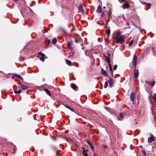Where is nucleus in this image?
I'll return each mask as SVG.
<instances>
[{
	"label": "nucleus",
	"mask_w": 156,
	"mask_h": 156,
	"mask_svg": "<svg viewBox=\"0 0 156 156\" xmlns=\"http://www.w3.org/2000/svg\"><path fill=\"white\" fill-rule=\"evenodd\" d=\"M68 48L71 50H73V47H72L71 45L70 46H68Z\"/></svg>",
	"instance_id": "34"
},
{
	"label": "nucleus",
	"mask_w": 156,
	"mask_h": 156,
	"mask_svg": "<svg viewBox=\"0 0 156 156\" xmlns=\"http://www.w3.org/2000/svg\"><path fill=\"white\" fill-rule=\"evenodd\" d=\"M125 0H119V2H120V3H122V2H123L124 1H125Z\"/></svg>",
	"instance_id": "38"
},
{
	"label": "nucleus",
	"mask_w": 156,
	"mask_h": 156,
	"mask_svg": "<svg viewBox=\"0 0 156 156\" xmlns=\"http://www.w3.org/2000/svg\"><path fill=\"white\" fill-rule=\"evenodd\" d=\"M153 98L155 102H156V94H154V96L153 97Z\"/></svg>",
	"instance_id": "27"
},
{
	"label": "nucleus",
	"mask_w": 156,
	"mask_h": 156,
	"mask_svg": "<svg viewBox=\"0 0 156 156\" xmlns=\"http://www.w3.org/2000/svg\"><path fill=\"white\" fill-rule=\"evenodd\" d=\"M140 2L143 4V5H145V4H147V5H149L150 4H148V3H147L146 2H142V1H140Z\"/></svg>",
	"instance_id": "30"
},
{
	"label": "nucleus",
	"mask_w": 156,
	"mask_h": 156,
	"mask_svg": "<svg viewBox=\"0 0 156 156\" xmlns=\"http://www.w3.org/2000/svg\"><path fill=\"white\" fill-rule=\"evenodd\" d=\"M75 42L76 43H78L79 42L78 40L76 39H75Z\"/></svg>",
	"instance_id": "37"
},
{
	"label": "nucleus",
	"mask_w": 156,
	"mask_h": 156,
	"mask_svg": "<svg viewBox=\"0 0 156 156\" xmlns=\"http://www.w3.org/2000/svg\"><path fill=\"white\" fill-rule=\"evenodd\" d=\"M12 79H14V76H12Z\"/></svg>",
	"instance_id": "46"
},
{
	"label": "nucleus",
	"mask_w": 156,
	"mask_h": 156,
	"mask_svg": "<svg viewBox=\"0 0 156 156\" xmlns=\"http://www.w3.org/2000/svg\"><path fill=\"white\" fill-rule=\"evenodd\" d=\"M18 88L20 89L25 90L27 89L28 87L23 84H21L18 86Z\"/></svg>",
	"instance_id": "4"
},
{
	"label": "nucleus",
	"mask_w": 156,
	"mask_h": 156,
	"mask_svg": "<svg viewBox=\"0 0 156 156\" xmlns=\"http://www.w3.org/2000/svg\"><path fill=\"white\" fill-rule=\"evenodd\" d=\"M103 14H104V12H102V13H101V15L102 16V15H103Z\"/></svg>",
	"instance_id": "45"
},
{
	"label": "nucleus",
	"mask_w": 156,
	"mask_h": 156,
	"mask_svg": "<svg viewBox=\"0 0 156 156\" xmlns=\"http://www.w3.org/2000/svg\"><path fill=\"white\" fill-rule=\"evenodd\" d=\"M40 59L42 61L44 62V60L45 58H44V57H40Z\"/></svg>",
	"instance_id": "26"
},
{
	"label": "nucleus",
	"mask_w": 156,
	"mask_h": 156,
	"mask_svg": "<svg viewBox=\"0 0 156 156\" xmlns=\"http://www.w3.org/2000/svg\"><path fill=\"white\" fill-rule=\"evenodd\" d=\"M133 40H131L129 43V46H130L131 45H132L133 44Z\"/></svg>",
	"instance_id": "28"
},
{
	"label": "nucleus",
	"mask_w": 156,
	"mask_h": 156,
	"mask_svg": "<svg viewBox=\"0 0 156 156\" xmlns=\"http://www.w3.org/2000/svg\"><path fill=\"white\" fill-rule=\"evenodd\" d=\"M78 8L79 11L83 13L84 12V10L83 9V7L82 5L81 4H80L78 5Z\"/></svg>",
	"instance_id": "7"
},
{
	"label": "nucleus",
	"mask_w": 156,
	"mask_h": 156,
	"mask_svg": "<svg viewBox=\"0 0 156 156\" xmlns=\"http://www.w3.org/2000/svg\"><path fill=\"white\" fill-rule=\"evenodd\" d=\"M14 1H18L19 0H13Z\"/></svg>",
	"instance_id": "48"
},
{
	"label": "nucleus",
	"mask_w": 156,
	"mask_h": 156,
	"mask_svg": "<svg viewBox=\"0 0 156 156\" xmlns=\"http://www.w3.org/2000/svg\"><path fill=\"white\" fill-rule=\"evenodd\" d=\"M154 83H155V82L154 81H153L151 82L150 84L152 86H153L154 85Z\"/></svg>",
	"instance_id": "31"
},
{
	"label": "nucleus",
	"mask_w": 156,
	"mask_h": 156,
	"mask_svg": "<svg viewBox=\"0 0 156 156\" xmlns=\"http://www.w3.org/2000/svg\"><path fill=\"white\" fill-rule=\"evenodd\" d=\"M154 119L156 120V116H154Z\"/></svg>",
	"instance_id": "42"
},
{
	"label": "nucleus",
	"mask_w": 156,
	"mask_h": 156,
	"mask_svg": "<svg viewBox=\"0 0 156 156\" xmlns=\"http://www.w3.org/2000/svg\"><path fill=\"white\" fill-rule=\"evenodd\" d=\"M67 45L68 47L70 46L71 45V43L69 42H67Z\"/></svg>",
	"instance_id": "33"
},
{
	"label": "nucleus",
	"mask_w": 156,
	"mask_h": 156,
	"mask_svg": "<svg viewBox=\"0 0 156 156\" xmlns=\"http://www.w3.org/2000/svg\"><path fill=\"white\" fill-rule=\"evenodd\" d=\"M105 61L108 62V65L109 64H111L109 58H108V57H106L105 59Z\"/></svg>",
	"instance_id": "16"
},
{
	"label": "nucleus",
	"mask_w": 156,
	"mask_h": 156,
	"mask_svg": "<svg viewBox=\"0 0 156 156\" xmlns=\"http://www.w3.org/2000/svg\"><path fill=\"white\" fill-rule=\"evenodd\" d=\"M14 76L15 77L19 78L22 80H23V78L20 75L15 74H14Z\"/></svg>",
	"instance_id": "15"
},
{
	"label": "nucleus",
	"mask_w": 156,
	"mask_h": 156,
	"mask_svg": "<svg viewBox=\"0 0 156 156\" xmlns=\"http://www.w3.org/2000/svg\"><path fill=\"white\" fill-rule=\"evenodd\" d=\"M65 61L66 63L69 66H71L72 65L71 62L70 61L68 60L67 59H65Z\"/></svg>",
	"instance_id": "14"
},
{
	"label": "nucleus",
	"mask_w": 156,
	"mask_h": 156,
	"mask_svg": "<svg viewBox=\"0 0 156 156\" xmlns=\"http://www.w3.org/2000/svg\"><path fill=\"white\" fill-rule=\"evenodd\" d=\"M136 27H137V26H136Z\"/></svg>",
	"instance_id": "49"
},
{
	"label": "nucleus",
	"mask_w": 156,
	"mask_h": 156,
	"mask_svg": "<svg viewBox=\"0 0 156 156\" xmlns=\"http://www.w3.org/2000/svg\"><path fill=\"white\" fill-rule=\"evenodd\" d=\"M117 66L116 65H115L114 66V68H113V69L114 70H116V69L117 68Z\"/></svg>",
	"instance_id": "35"
},
{
	"label": "nucleus",
	"mask_w": 156,
	"mask_h": 156,
	"mask_svg": "<svg viewBox=\"0 0 156 156\" xmlns=\"http://www.w3.org/2000/svg\"><path fill=\"white\" fill-rule=\"evenodd\" d=\"M65 139L67 141V139H66V138H65Z\"/></svg>",
	"instance_id": "47"
},
{
	"label": "nucleus",
	"mask_w": 156,
	"mask_h": 156,
	"mask_svg": "<svg viewBox=\"0 0 156 156\" xmlns=\"http://www.w3.org/2000/svg\"><path fill=\"white\" fill-rule=\"evenodd\" d=\"M65 106L67 108H68L69 109H71V108L69 106H68V105H65Z\"/></svg>",
	"instance_id": "36"
},
{
	"label": "nucleus",
	"mask_w": 156,
	"mask_h": 156,
	"mask_svg": "<svg viewBox=\"0 0 156 156\" xmlns=\"http://www.w3.org/2000/svg\"><path fill=\"white\" fill-rule=\"evenodd\" d=\"M140 148H143V146H140Z\"/></svg>",
	"instance_id": "43"
},
{
	"label": "nucleus",
	"mask_w": 156,
	"mask_h": 156,
	"mask_svg": "<svg viewBox=\"0 0 156 156\" xmlns=\"http://www.w3.org/2000/svg\"><path fill=\"white\" fill-rule=\"evenodd\" d=\"M101 8L100 5L98 6L97 10V12L98 13H100L101 12Z\"/></svg>",
	"instance_id": "13"
},
{
	"label": "nucleus",
	"mask_w": 156,
	"mask_h": 156,
	"mask_svg": "<svg viewBox=\"0 0 156 156\" xmlns=\"http://www.w3.org/2000/svg\"><path fill=\"white\" fill-rule=\"evenodd\" d=\"M116 40V42L117 43L123 44L124 41L125 37L123 36H120L119 34L116 35L115 37Z\"/></svg>",
	"instance_id": "1"
},
{
	"label": "nucleus",
	"mask_w": 156,
	"mask_h": 156,
	"mask_svg": "<svg viewBox=\"0 0 156 156\" xmlns=\"http://www.w3.org/2000/svg\"><path fill=\"white\" fill-rule=\"evenodd\" d=\"M119 115L122 118V114L121 113H120L119 114Z\"/></svg>",
	"instance_id": "39"
},
{
	"label": "nucleus",
	"mask_w": 156,
	"mask_h": 156,
	"mask_svg": "<svg viewBox=\"0 0 156 156\" xmlns=\"http://www.w3.org/2000/svg\"><path fill=\"white\" fill-rule=\"evenodd\" d=\"M56 154L58 156H61L62 154V152L60 151H58L56 153Z\"/></svg>",
	"instance_id": "18"
},
{
	"label": "nucleus",
	"mask_w": 156,
	"mask_h": 156,
	"mask_svg": "<svg viewBox=\"0 0 156 156\" xmlns=\"http://www.w3.org/2000/svg\"><path fill=\"white\" fill-rule=\"evenodd\" d=\"M53 139L54 140H55L56 139V138L55 137H54Z\"/></svg>",
	"instance_id": "44"
},
{
	"label": "nucleus",
	"mask_w": 156,
	"mask_h": 156,
	"mask_svg": "<svg viewBox=\"0 0 156 156\" xmlns=\"http://www.w3.org/2000/svg\"><path fill=\"white\" fill-rule=\"evenodd\" d=\"M57 39H56V38H54L53 39L52 41V43L53 44H56V43L57 42Z\"/></svg>",
	"instance_id": "21"
},
{
	"label": "nucleus",
	"mask_w": 156,
	"mask_h": 156,
	"mask_svg": "<svg viewBox=\"0 0 156 156\" xmlns=\"http://www.w3.org/2000/svg\"><path fill=\"white\" fill-rule=\"evenodd\" d=\"M137 58L136 56L135 55L133 56L132 62L133 64L134 65L135 67H136V65Z\"/></svg>",
	"instance_id": "3"
},
{
	"label": "nucleus",
	"mask_w": 156,
	"mask_h": 156,
	"mask_svg": "<svg viewBox=\"0 0 156 156\" xmlns=\"http://www.w3.org/2000/svg\"><path fill=\"white\" fill-rule=\"evenodd\" d=\"M69 109L70 110H71V111H72V112H74V110L73 109L71 108V109Z\"/></svg>",
	"instance_id": "40"
},
{
	"label": "nucleus",
	"mask_w": 156,
	"mask_h": 156,
	"mask_svg": "<svg viewBox=\"0 0 156 156\" xmlns=\"http://www.w3.org/2000/svg\"><path fill=\"white\" fill-rule=\"evenodd\" d=\"M39 54L40 55H41V56H42L43 57H44L45 56V55L44 54L42 53L41 52H39Z\"/></svg>",
	"instance_id": "29"
},
{
	"label": "nucleus",
	"mask_w": 156,
	"mask_h": 156,
	"mask_svg": "<svg viewBox=\"0 0 156 156\" xmlns=\"http://www.w3.org/2000/svg\"><path fill=\"white\" fill-rule=\"evenodd\" d=\"M71 87L74 90L76 89L77 88V86L74 84L71 83Z\"/></svg>",
	"instance_id": "17"
},
{
	"label": "nucleus",
	"mask_w": 156,
	"mask_h": 156,
	"mask_svg": "<svg viewBox=\"0 0 156 156\" xmlns=\"http://www.w3.org/2000/svg\"><path fill=\"white\" fill-rule=\"evenodd\" d=\"M83 155L84 156H87V153L86 152L84 148L83 147Z\"/></svg>",
	"instance_id": "20"
},
{
	"label": "nucleus",
	"mask_w": 156,
	"mask_h": 156,
	"mask_svg": "<svg viewBox=\"0 0 156 156\" xmlns=\"http://www.w3.org/2000/svg\"><path fill=\"white\" fill-rule=\"evenodd\" d=\"M135 97V96L134 93L133 91L131 93V94H130V97L131 100L133 102H134V100Z\"/></svg>",
	"instance_id": "6"
},
{
	"label": "nucleus",
	"mask_w": 156,
	"mask_h": 156,
	"mask_svg": "<svg viewBox=\"0 0 156 156\" xmlns=\"http://www.w3.org/2000/svg\"><path fill=\"white\" fill-rule=\"evenodd\" d=\"M21 90H19L18 91H16L15 90L14 91V93L15 94H20L21 92Z\"/></svg>",
	"instance_id": "24"
},
{
	"label": "nucleus",
	"mask_w": 156,
	"mask_h": 156,
	"mask_svg": "<svg viewBox=\"0 0 156 156\" xmlns=\"http://www.w3.org/2000/svg\"><path fill=\"white\" fill-rule=\"evenodd\" d=\"M142 153L145 156H146L147 155V154L146 151L144 149H142Z\"/></svg>",
	"instance_id": "22"
},
{
	"label": "nucleus",
	"mask_w": 156,
	"mask_h": 156,
	"mask_svg": "<svg viewBox=\"0 0 156 156\" xmlns=\"http://www.w3.org/2000/svg\"><path fill=\"white\" fill-rule=\"evenodd\" d=\"M43 90H44L46 93V94L48 95L49 96H51V94L50 93L49 90L47 89V88H44L43 89Z\"/></svg>",
	"instance_id": "11"
},
{
	"label": "nucleus",
	"mask_w": 156,
	"mask_h": 156,
	"mask_svg": "<svg viewBox=\"0 0 156 156\" xmlns=\"http://www.w3.org/2000/svg\"><path fill=\"white\" fill-rule=\"evenodd\" d=\"M126 24H127V26H129V24L128 23H126Z\"/></svg>",
	"instance_id": "41"
},
{
	"label": "nucleus",
	"mask_w": 156,
	"mask_h": 156,
	"mask_svg": "<svg viewBox=\"0 0 156 156\" xmlns=\"http://www.w3.org/2000/svg\"><path fill=\"white\" fill-rule=\"evenodd\" d=\"M109 70H110V71L111 72H112V73L113 72H112V66H111V64L109 65Z\"/></svg>",
	"instance_id": "23"
},
{
	"label": "nucleus",
	"mask_w": 156,
	"mask_h": 156,
	"mask_svg": "<svg viewBox=\"0 0 156 156\" xmlns=\"http://www.w3.org/2000/svg\"><path fill=\"white\" fill-rule=\"evenodd\" d=\"M108 82L109 83V87L111 88L112 87L114 83L113 79L112 78H110L108 79V82L106 81L105 82L104 85V87L105 88H106L108 86Z\"/></svg>",
	"instance_id": "2"
},
{
	"label": "nucleus",
	"mask_w": 156,
	"mask_h": 156,
	"mask_svg": "<svg viewBox=\"0 0 156 156\" xmlns=\"http://www.w3.org/2000/svg\"><path fill=\"white\" fill-rule=\"evenodd\" d=\"M134 73L135 77L136 78H137L138 77L139 75V72L138 70L135 69L134 70Z\"/></svg>",
	"instance_id": "8"
},
{
	"label": "nucleus",
	"mask_w": 156,
	"mask_h": 156,
	"mask_svg": "<svg viewBox=\"0 0 156 156\" xmlns=\"http://www.w3.org/2000/svg\"><path fill=\"white\" fill-rule=\"evenodd\" d=\"M101 73L104 76H108V75L107 74L106 71L103 68H101Z\"/></svg>",
	"instance_id": "10"
},
{
	"label": "nucleus",
	"mask_w": 156,
	"mask_h": 156,
	"mask_svg": "<svg viewBox=\"0 0 156 156\" xmlns=\"http://www.w3.org/2000/svg\"><path fill=\"white\" fill-rule=\"evenodd\" d=\"M87 143H88L89 145V146L90 147V148H91V149L92 150H94V147L93 146V145H92V144H91V143L90 142L88 141V140L87 141Z\"/></svg>",
	"instance_id": "12"
},
{
	"label": "nucleus",
	"mask_w": 156,
	"mask_h": 156,
	"mask_svg": "<svg viewBox=\"0 0 156 156\" xmlns=\"http://www.w3.org/2000/svg\"><path fill=\"white\" fill-rule=\"evenodd\" d=\"M110 30H108L106 31V34L108 35V37H109L110 34Z\"/></svg>",
	"instance_id": "25"
},
{
	"label": "nucleus",
	"mask_w": 156,
	"mask_h": 156,
	"mask_svg": "<svg viewBox=\"0 0 156 156\" xmlns=\"http://www.w3.org/2000/svg\"><path fill=\"white\" fill-rule=\"evenodd\" d=\"M110 19H108L106 20V26L108 25V23Z\"/></svg>",
	"instance_id": "32"
},
{
	"label": "nucleus",
	"mask_w": 156,
	"mask_h": 156,
	"mask_svg": "<svg viewBox=\"0 0 156 156\" xmlns=\"http://www.w3.org/2000/svg\"><path fill=\"white\" fill-rule=\"evenodd\" d=\"M129 7V5L127 3H125L122 5V7L123 9H128Z\"/></svg>",
	"instance_id": "9"
},
{
	"label": "nucleus",
	"mask_w": 156,
	"mask_h": 156,
	"mask_svg": "<svg viewBox=\"0 0 156 156\" xmlns=\"http://www.w3.org/2000/svg\"><path fill=\"white\" fill-rule=\"evenodd\" d=\"M155 137L153 135H151V136L148 139V142L149 143L152 142L154 140Z\"/></svg>",
	"instance_id": "5"
},
{
	"label": "nucleus",
	"mask_w": 156,
	"mask_h": 156,
	"mask_svg": "<svg viewBox=\"0 0 156 156\" xmlns=\"http://www.w3.org/2000/svg\"><path fill=\"white\" fill-rule=\"evenodd\" d=\"M51 43V41L49 39H46L45 41V43L47 45H49Z\"/></svg>",
	"instance_id": "19"
}]
</instances>
